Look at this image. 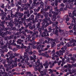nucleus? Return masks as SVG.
Wrapping results in <instances>:
<instances>
[{
	"label": "nucleus",
	"mask_w": 76,
	"mask_h": 76,
	"mask_svg": "<svg viewBox=\"0 0 76 76\" xmlns=\"http://www.w3.org/2000/svg\"><path fill=\"white\" fill-rule=\"evenodd\" d=\"M72 14L73 16H75L76 17V10L72 12Z\"/></svg>",
	"instance_id": "aec40b11"
},
{
	"label": "nucleus",
	"mask_w": 76,
	"mask_h": 76,
	"mask_svg": "<svg viewBox=\"0 0 76 76\" xmlns=\"http://www.w3.org/2000/svg\"><path fill=\"white\" fill-rule=\"evenodd\" d=\"M39 41L40 42V44H42V43H41L43 42V40H42V39H40L39 40Z\"/></svg>",
	"instance_id": "7c9ffc66"
},
{
	"label": "nucleus",
	"mask_w": 76,
	"mask_h": 76,
	"mask_svg": "<svg viewBox=\"0 0 76 76\" xmlns=\"http://www.w3.org/2000/svg\"><path fill=\"white\" fill-rule=\"evenodd\" d=\"M21 42H23V40L20 39H19L18 41H17V43H20V44Z\"/></svg>",
	"instance_id": "a211bd4d"
},
{
	"label": "nucleus",
	"mask_w": 76,
	"mask_h": 76,
	"mask_svg": "<svg viewBox=\"0 0 76 76\" xmlns=\"http://www.w3.org/2000/svg\"><path fill=\"white\" fill-rule=\"evenodd\" d=\"M36 34H38V32H37L36 33H33V35H32V37H33L32 38V40H34L35 39V37H34V35H36Z\"/></svg>",
	"instance_id": "f8f14e48"
},
{
	"label": "nucleus",
	"mask_w": 76,
	"mask_h": 76,
	"mask_svg": "<svg viewBox=\"0 0 76 76\" xmlns=\"http://www.w3.org/2000/svg\"><path fill=\"white\" fill-rule=\"evenodd\" d=\"M27 49L28 50H29V49H30V46H28L27 47Z\"/></svg>",
	"instance_id": "69168bd1"
},
{
	"label": "nucleus",
	"mask_w": 76,
	"mask_h": 76,
	"mask_svg": "<svg viewBox=\"0 0 76 76\" xmlns=\"http://www.w3.org/2000/svg\"><path fill=\"white\" fill-rule=\"evenodd\" d=\"M48 32L49 31H47V29H45V32H43L42 34V37H47V36H49V34H48Z\"/></svg>",
	"instance_id": "7ed1b4c3"
},
{
	"label": "nucleus",
	"mask_w": 76,
	"mask_h": 76,
	"mask_svg": "<svg viewBox=\"0 0 76 76\" xmlns=\"http://www.w3.org/2000/svg\"><path fill=\"white\" fill-rule=\"evenodd\" d=\"M71 60H73V61H75V58H73L72 57H71Z\"/></svg>",
	"instance_id": "2f4dec72"
},
{
	"label": "nucleus",
	"mask_w": 76,
	"mask_h": 76,
	"mask_svg": "<svg viewBox=\"0 0 76 76\" xmlns=\"http://www.w3.org/2000/svg\"><path fill=\"white\" fill-rule=\"evenodd\" d=\"M30 59H31V60H32L34 59V58H33V57L32 56H30Z\"/></svg>",
	"instance_id": "a18cd8bd"
},
{
	"label": "nucleus",
	"mask_w": 76,
	"mask_h": 76,
	"mask_svg": "<svg viewBox=\"0 0 76 76\" xmlns=\"http://www.w3.org/2000/svg\"><path fill=\"white\" fill-rule=\"evenodd\" d=\"M38 52L39 53H41V52H42V50H38Z\"/></svg>",
	"instance_id": "13d9d810"
},
{
	"label": "nucleus",
	"mask_w": 76,
	"mask_h": 76,
	"mask_svg": "<svg viewBox=\"0 0 76 76\" xmlns=\"http://www.w3.org/2000/svg\"><path fill=\"white\" fill-rule=\"evenodd\" d=\"M5 35H6V33H5L3 32L2 31L0 32V35H1L2 37H3Z\"/></svg>",
	"instance_id": "ddd939ff"
},
{
	"label": "nucleus",
	"mask_w": 76,
	"mask_h": 76,
	"mask_svg": "<svg viewBox=\"0 0 76 76\" xmlns=\"http://www.w3.org/2000/svg\"><path fill=\"white\" fill-rule=\"evenodd\" d=\"M31 36H28V39L29 40H28L29 41H30L31 42H32V40L30 39H31Z\"/></svg>",
	"instance_id": "b1692460"
},
{
	"label": "nucleus",
	"mask_w": 76,
	"mask_h": 76,
	"mask_svg": "<svg viewBox=\"0 0 76 76\" xmlns=\"http://www.w3.org/2000/svg\"><path fill=\"white\" fill-rule=\"evenodd\" d=\"M26 20L27 22H28V21H29V20H30V19H27Z\"/></svg>",
	"instance_id": "052dcab7"
},
{
	"label": "nucleus",
	"mask_w": 76,
	"mask_h": 76,
	"mask_svg": "<svg viewBox=\"0 0 76 76\" xmlns=\"http://www.w3.org/2000/svg\"><path fill=\"white\" fill-rule=\"evenodd\" d=\"M26 71L25 70V69H23L22 70V71L23 72H25Z\"/></svg>",
	"instance_id": "680f3d73"
},
{
	"label": "nucleus",
	"mask_w": 76,
	"mask_h": 76,
	"mask_svg": "<svg viewBox=\"0 0 76 76\" xmlns=\"http://www.w3.org/2000/svg\"><path fill=\"white\" fill-rule=\"evenodd\" d=\"M61 62V61H59V62L58 63V66H60V65Z\"/></svg>",
	"instance_id": "4c0bfd02"
},
{
	"label": "nucleus",
	"mask_w": 76,
	"mask_h": 76,
	"mask_svg": "<svg viewBox=\"0 0 76 76\" xmlns=\"http://www.w3.org/2000/svg\"><path fill=\"white\" fill-rule=\"evenodd\" d=\"M12 4L13 3V0H12L11 1Z\"/></svg>",
	"instance_id": "774afa93"
},
{
	"label": "nucleus",
	"mask_w": 76,
	"mask_h": 76,
	"mask_svg": "<svg viewBox=\"0 0 76 76\" xmlns=\"http://www.w3.org/2000/svg\"><path fill=\"white\" fill-rule=\"evenodd\" d=\"M1 8H4V4H2V6H1Z\"/></svg>",
	"instance_id": "c03bdc74"
},
{
	"label": "nucleus",
	"mask_w": 76,
	"mask_h": 76,
	"mask_svg": "<svg viewBox=\"0 0 76 76\" xmlns=\"http://www.w3.org/2000/svg\"><path fill=\"white\" fill-rule=\"evenodd\" d=\"M39 56H44V57H45V54L44 53H39Z\"/></svg>",
	"instance_id": "5701e85b"
},
{
	"label": "nucleus",
	"mask_w": 76,
	"mask_h": 76,
	"mask_svg": "<svg viewBox=\"0 0 76 76\" xmlns=\"http://www.w3.org/2000/svg\"><path fill=\"white\" fill-rule=\"evenodd\" d=\"M53 14L54 15H53V18H52V20L53 21H55L56 19H57V17H56V15H57L58 13H57V12H53Z\"/></svg>",
	"instance_id": "20e7f679"
},
{
	"label": "nucleus",
	"mask_w": 76,
	"mask_h": 76,
	"mask_svg": "<svg viewBox=\"0 0 76 76\" xmlns=\"http://www.w3.org/2000/svg\"><path fill=\"white\" fill-rule=\"evenodd\" d=\"M57 18L58 19H60V16L59 15L58 16Z\"/></svg>",
	"instance_id": "3c124183"
},
{
	"label": "nucleus",
	"mask_w": 76,
	"mask_h": 76,
	"mask_svg": "<svg viewBox=\"0 0 76 76\" xmlns=\"http://www.w3.org/2000/svg\"><path fill=\"white\" fill-rule=\"evenodd\" d=\"M57 7H55L54 9H55V10H56L58 13V12H60V11H62V10H63V8H60V10H57Z\"/></svg>",
	"instance_id": "0eeeda50"
},
{
	"label": "nucleus",
	"mask_w": 76,
	"mask_h": 76,
	"mask_svg": "<svg viewBox=\"0 0 76 76\" xmlns=\"http://www.w3.org/2000/svg\"><path fill=\"white\" fill-rule=\"evenodd\" d=\"M26 16L25 15L24 17V18H22V20H25L26 19V18H25Z\"/></svg>",
	"instance_id": "473e14b6"
},
{
	"label": "nucleus",
	"mask_w": 76,
	"mask_h": 76,
	"mask_svg": "<svg viewBox=\"0 0 76 76\" xmlns=\"http://www.w3.org/2000/svg\"><path fill=\"white\" fill-rule=\"evenodd\" d=\"M50 18L48 17L47 18H45V20H44V22L45 23H47L48 21H50Z\"/></svg>",
	"instance_id": "9d476101"
},
{
	"label": "nucleus",
	"mask_w": 76,
	"mask_h": 76,
	"mask_svg": "<svg viewBox=\"0 0 76 76\" xmlns=\"http://www.w3.org/2000/svg\"><path fill=\"white\" fill-rule=\"evenodd\" d=\"M66 48H67V47L66 46H64V48H61V50H63L62 51L61 50L59 51V53H60L61 56H63V53L65 52V50H66Z\"/></svg>",
	"instance_id": "39448f33"
},
{
	"label": "nucleus",
	"mask_w": 76,
	"mask_h": 76,
	"mask_svg": "<svg viewBox=\"0 0 76 76\" xmlns=\"http://www.w3.org/2000/svg\"><path fill=\"white\" fill-rule=\"evenodd\" d=\"M38 30L40 32V33H41V29L40 28H39Z\"/></svg>",
	"instance_id": "c85d7f7f"
},
{
	"label": "nucleus",
	"mask_w": 76,
	"mask_h": 76,
	"mask_svg": "<svg viewBox=\"0 0 76 76\" xmlns=\"http://www.w3.org/2000/svg\"><path fill=\"white\" fill-rule=\"evenodd\" d=\"M1 27H2V28H5V27H4V25H3L1 24Z\"/></svg>",
	"instance_id": "e433bc0d"
},
{
	"label": "nucleus",
	"mask_w": 76,
	"mask_h": 76,
	"mask_svg": "<svg viewBox=\"0 0 76 76\" xmlns=\"http://www.w3.org/2000/svg\"><path fill=\"white\" fill-rule=\"evenodd\" d=\"M25 62L27 64V65H29V62H28V61H25Z\"/></svg>",
	"instance_id": "37998d69"
},
{
	"label": "nucleus",
	"mask_w": 76,
	"mask_h": 76,
	"mask_svg": "<svg viewBox=\"0 0 76 76\" xmlns=\"http://www.w3.org/2000/svg\"><path fill=\"white\" fill-rule=\"evenodd\" d=\"M14 6H15V5H14V4H13V3L12 4H11V6H12V7Z\"/></svg>",
	"instance_id": "09e8293b"
},
{
	"label": "nucleus",
	"mask_w": 76,
	"mask_h": 76,
	"mask_svg": "<svg viewBox=\"0 0 76 76\" xmlns=\"http://www.w3.org/2000/svg\"><path fill=\"white\" fill-rule=\"evenodd\" d=\"M45 56L46 57H49V58H51V56H49V55H48V54L46 55Z\"/></svg>",
	"instance_id": "bb28decb"
},
{
	"label": "nucleus",
	"mask_w": 76,
	"mask_h": 76,
	"mask_svg": "<svg viewBox=\"0 0 76 76\" xmlns=\"http://www.w3.org/2000/svg\"><path fill=\"white\" fill-rule=\"evenodd\" d=\"M48 28L49 31L51 32H54V31H56V29H55V28H54L53 29H51V27H49Z\"/></svg>",
	"instance_id": "6e6552de"
},
{
	"label": "nucleus",
	"mask_w": 76,
	"mask_h": 76,
	"mask_svg": "<svg viewBox=\"0 0 76 76\" xmlns=\"http://www.w3.org/2000/svg\"><path fill=\"white\" fill-rule=\"evenodd\" d=\"M45 46L44 45H37V48L38 50H40L41 48H42L43 47H44Z\"/></svg>",
	"instance_id": "1a4fd4ad"
},
{
	"label": "nucleus",
	"mask_w": 76,
	"mask_h": 76,
	"mask_svg": "<svg viewBox=\"0 0 76 76\" xmlns=\"http://www.w3.org/2000/svg\"><path fill=\"white\" fill-rule=\"evenodd\" d=\"M63 30H62L61 29H59V32H63Z\"/></svg>",
	"instance_id": "8fccbe9b"
},
{
	"label": "nucleus",
	"mask_w": 76,
	"mask_h": 76,
	"mask_svg": "<svg viewBox=\"0 0 76 76\" xmlns=\"http://www.w3.org/2000/svg\"><path fill=\"white\" fill-rule=\"evenodd\" d=\"M8 54H10V56L11 57H12V51H10L8 53Z\"/></svg>",
	"instance_id": "412c9836"
},
{
	"label": "nucleus",
	"mask_w": 76,
	"mask_h": 76,
	"mask_svg": "<svg viewBox=\"0 0 76 76\" xmlns=\"http://www.w3.org/2000/svg\"><path fill=\"white\" fill-rule=\"evenodd\" d=\"M13 64V63H11V64H10V65L8 64V65H6V64H4V66H8V67H9V66H12V67H13V65H12V64Z\"/></svg>",
	"instance_id": "f3484780"
},
{
	"label": "nucleus",
	"mask_w": 76,
	"mask_h": 76,
	"mask_svg": "<svg viewBox=\"0 0 76 76\" xmlns=\"http://www.w3.org/2000/svg\"><path fill=\"white\" fill-rule=\"evenodd\" d=\"M41 70V68L40 67H39L38 69V70L39 71V72H40L41 75V76H44V75H46V73H44V72L43 71H40V70Z\"/></svg>",
	"instance_id": "423d86ee"
},
{
	"label": "nucleus",
	"mask_w": 76,
	"mask_h": 76,
	"mask_svg": "<svg viewBox=\"0 0 76 76\" xmlns=\"http://www.w3.org/2000/svg\"><path fill=\"white\" fill-rule=\"evenodd\" d=\"M34 4H35L36 3V2H35V1H37V0H34Z\"/></svg>",
	"instance_id": "6e6d98bb"
},
{
	"label": "nucleus",
	"mask_w": 76,
	"mask_h": 76,
	"mask_svg": "<svg viewBox=\"0 0 76 76\" xmlns=\"http://www.w3.org/2000/svg\"><path fill=\"white\" fill-rule=\"evenodd\" d=\"M49 25H50V24H49V23H47L46 24V25L45 26V27H47V26H48Z\"/></svg>",
	"instance_id": "ea45409f"
},
{
	"label": "nucleus",
	"mask_w": 76,
	"mask_h": 76,
	"mask_svg": "<svg viewBox=\"0 0 76 76\" xmlns=\"http://www.w3.org/2000/svg\"><path fill=\"white\" fill-rule=\"evenodd\" d=\"M4 75L5 76H7V73H6V72H5L4 73Z\"/></svg>",
	"instance_id": "4d7b16f0"
},
{
	"label": "nucleus",
	"mask_w": 76,
	"mask_h": 76,
	"mask_svg": "<svg viewBox=\"0 0 76 76\" xmlns=\"http://www.w3.org/2000/svg\"><path fill=\"white\" fill-rule=\"evenodd\" d=\"M57 21L60 23H62L63 21V19L62 18H60L59 19H58Z\"/></svg>",
	"instance_id": "2eb2a0df"
},
{
	"label": "nucleus",
	"mask_w": 76,
	"mask_h": 76,
	"mask_svg": "<svg viewBox=\"0 0 76 76\" xmlns=\"http://www.w3.org/2000/svg\"><path fill=\"white\" fill-rule=\"evenodd\" d=\"M64 18V19H66V21H69V17H68V16L67 15L65 16Z\"/></svg>",
	"instance_id": "4468645a"
},
{
	"label": "nucleus",
	"mask_w": 76,
	"mask_h": 76,
	"mask_svg": "<svg viewBox=\"0 0 76 76\" xmlns=\"http://www.w3.org/2000/svg\"><path fill=\"white\" fill-rule=\"evenodd\" d=\"M53 34H55V35H57L58 36V30L56 29V30L55 32H54Z\"/></svg>",
	"instance_id": "dca6fc26"
},
{
	"label": "nucleus",
	"mask_w": 76,
	"mask_h": 76,
	"mask_svg": "<svg viewBox=\"0 0 76 76\" xmlns=\"http://www.w3.org/2000/svg\"><path fill=\"white\" fill-rule=\"evenodd\" d=\"M39 67V61L38 60L37 61V62H36L34 64V65L33 66V67L35 68L34 70L35 71H37L38 69L37 67Z\"/></svg>",
	"instance_id": "f03ea898"
},
{
	"label": "nucleus",
	"mask_w": 76,
	"mask_h": 76,
	"mask_svg": "<svg viewBox=\"0 0 76 76\" xmlns=\"http://www.w3.org/2000/svg\"><path fill=\"white\" fill-rule=\"evenodd\" d=\"M8 18H6V20H10V15H8Z\"/></svg>",
	"instance_id": "4be33fe9"
},
{
	"label": "nucleus",
	"mask_w": 76,
	"mask_h": 76,
	"mask_svg": "<svg viewBox=\"0 0 76 76\" xmlns=\"http://www.w3.org/2000/svg\"><path fill=\"white\" fill-rule=\"evenodd\" d=\"M76 72V69H75L72 71V73H75V72Z\"/></svg>",
	"instance_id": "49530a36"
},
{
	"label": "nucleus",
	"mask_w": 76,
	"mask_h": 76,
	"mask_svg": "<svg viewBox=\"0 0 76 76\" xmlns=\"http://www.w3.org/2000/svg\"><path fill=\"white\" fill-rule=\"evenodd\" d=\"M18 65L19 66V67H20L22 66V64L21 63H20L18 64Z\"/></svg>",
	"instance_id": "a19ab883"
},
{
	"label": "nucleus",
	"mask_w": 76,
	"mask_h": 76,
	"mask_svg": "<svg viewBox=\"0 0 76 76\" xmlns=\"http://www.w3.org/2000/svg\"><path fill=\"white\" fill-rule=\"evenodd\" d=\"M15 56H19V54H17L16 53H15Z\"/></svg>",
	"instance_id": "603ef678"
},
{
	"label": "nucleus",
	"mask_w": 76,
	"mask_h": 76,
	"mask_svg": "<svg viewBox=\"0 0 76 76\" xmlns=\"http://www.w3.org/2000/svg\"><path fill=\"white\" fill-rule=\"evenodd\" d=\"M20 2H18V4H19V5H20L21 4V0H20Z\"/></svg>",
	"instance_id": "79ce46f5"
},
{
	"label": "nucleus",
	"mask_w": 76,
	"mask_h": 76,
	"mask_svg": "<svg viewBox=\"0 0 76 76\" xmlns=\"http://www.w3.org/2000/svg\"><path fill=\"white\" fill-rule=\"evenodd\" d=\"M55 52V50H53V51L52 52V53H53V55H54V52Z\"/></svg>",
	"instance_id": "de8ad7c7"
},
{
	"label": "nucleus",
	"mask_w": 76,
	"mask_h": 76,
	"mask_svg": "<svg viewBox=\"0 0 76 76\" xmlns=\"http://www.w3.org/2000/svg\"><path fill=\"white\" fill-rule=\"evenodd\" d=\"M72 14L71 13H70L69 14V16H72Z\"/></svg>",
	"instance_id": "bf43d9fd"
},
{
	"label": "nucleus",
	"mask_w": 76,
	"mask_h": 76,
	"mask_svg": "<svg viewBox=\"0 0 76 76\" xmlns=\"http://www.w3.org/2000/svg\"><path fill=\"white\" fill-rule=\"evenodd\" d=\"M32 53H33V52L32 51H31L29 53V54H32Z\"/></svg>",
	"instance_id": "0e129e2a"
},
{
	"label": "nucleus",
	"mask_w": 76,
	"mask_h": 76,
	"mask_svg": "<svg viewBox=\"0 0 76 76\" xmlns=\"http://www.w3.org/2000/svg\"><path fill=\"white\" fill-rule=\"evenodd\" d=\"M53 56V57L52 58V59L53 60H55V58H54V55H52Z\"/></svg>",
	"instance_id": "f704fd0d"
},
{
	"label": "nucleus",
	"mask_w": 76,
	"mask_h": 76,
	"mask_svg": "<svg viewBox=\"0 0 76 76\" xmlns=\"http://www.w3.org/2000/svg\"><path fill=\"white\" fill-rule=\"evenodd\" d=\"M43 65L44 66H45V69H47V68H48V61H46V62L45 64H43Z\"/></svg>",
	"instance_id": "9b49d317"
},
{
	"label": "nucleus",
	"mask_w": 76,
	"mask_h": 76,
	"mask_svg": "<svg viewBox=\"0 0 76 76\" xmlns=\"http://www.w3.org/2000/svg\"><path fill=\"white\" fill-rule=\"evenodd\" d=\"M76 42V40L73 39L72 41V42Z\"/></svg>",
	"instance_id": "c756f323"
},
{
	"label": "nucleus",
	"mask_w": 76,
	"mask_h": 76,
	"mask_svg": "<svg viewBox=\"0 0 76 76\" xmlns=\"http://www.w3.org/2000/svg\"><path fill=\"white\" fill-rule=\"evenodd\" d=\"M40 4H41V5H40V7H42V8H43L44 7V6H43V2H41L40 3Z\"/></svg>",
	"instance_id": "393cba45"
},
{
	"label": "nucleus",
	"mask_w": 76,
	"mask_h": 76,
	"mask_svg": "<svg viewBox=\"0 0 76 76\" xmlns=\"http://www.w3.org/2000/svg\"><path fill=\"white\" fill-rule=\"evenodd\" d=\"M0 11L1 12V14H3V10H1V8H0Z\"/></svg>",
	"instance_id": "72a5a7b5"
},
{
	"label": "nucleus",
	"mask_w": 76,
	"mask_h": 76,
	"mask_svg": "<svg viewBox=\"0 0 76 76\" xmlns=\"http://www.w3.org/2000/svg\"><path fill=\"white\" fill-rule=\"evenodd\" d=\"M61 7H64L65 6L64 5V4H61Z\"/></svg>",
	"instance_id": "c9c22d12"
},
{
	"label": "nucleus",
	"mask_w": 76,
	"mask_h": 76,
	"mask_svg": "<svg viewBox=\"0 0 76 76\" xmlns=\"http://www.w3.org/2000/svg\"><path fill=\"white\" fill-rule=\"evenodd\" d=\"M8 50L7 49H5V51L6 52H7V51Z\"/></svg>",
	"instance_id": "338daca9"
},
{
	"label": "nucleus",
	"mask_w": 76,
	"mask_h": 76,
	"mask_svg": "<svg viewBox=\"0 0 76 76\" xmlns=\"http://www.w3.org/2000/svg\"><path fill=\"white\" fill-rule=\"evenodd\" d=\"M44 72H47V69H45V70H44Z\"/></svg>",
	"instance_id": "e2e57ef3"
},
{
	"label": "nucleus",
	"mask_w": 76,
	"mask_h": 76,
	"mask_svg": "<svg viewBox=\"0 0 76 76\" xmlns=\"http://www.w3.org/2000/svg\"><path fill=\"white\" fill-rule=\"evenodd\" d=\"M7 75L8 76H13V74H11V72L10 71H9V72H8Z\"/></svg>",
	"instance_id": "6ab92c4d"
},
{
	"label": "nucleus",
	"mask_w": 76,
	"mask_h": 76,
	"mask_svg": "<svg viewBox=\"0 0 76 76\" xmlns=\"http://www.w3.org/2000/svg\"><path fill=\"white\" fill-rule=\"evenodd\" d=\"M53 39H50V38H49L48 39V42H47V41L46 40H45V43H47V42L48 43H51L52 44V48L55 45H56V43L55 42H53Z\"/></svg>",
	"instance_id": "f257e3e1"
},
{
	"label": "nucleus",
	"mask_w": 76,
	"mask_h": 76,
	"mask_svg": "<svg viewBox=\"0 0 76 76\" xmlns=\"http://www.w3.org/2000/svg\"><path fill=\"white\" fill-rule=\"evenodd\" d=\"M47 15H48V13L46 12V13H45L44 15H45V16L46 18V17H47Z\"/></svg>",
	"instance_id": "a878e982"
},
{
	"label": "nucleus",
	"mask_w": 76,
	"mask_h": 76,
	"mask_svg": "<svg viewBox=\"0 0 76 76\" xmlns=\"http://www.w3.org/2000/svg\"><path fill=\"white\" fill-rule=\"evenodd\" d=\"M56 54L57 55H58L59 56H61V55H60V54H59V52H57L56 53Z\"/></svg>",
	"instance_id": "cd10ccee"
},
{
	"label": "nucleus",
	"mask_w": 76,
	"mask_h": 76,
	"mask_svg": "<svg viewBox=\"0 0 76 76\" xmlns=\"http://www.w3.org/2000/svg\"><path fill=\"white\" fill-rule=\"evenodd\" d=\"M67 1V0H64L63 1L64 3H65V2H66Z\"/></svg>",
	"instance_id": "5fc2aeb1"
},
{
	"label": "nucleus",
	"mask_w": 76,
	"mask_h": 76,
	"mask_svg": "<svg viewBox=\"0 0 76 76\" xmlns=\"http://www.w3.org/2000/svg\"><path fill=\"white\" fill-rule=\"evenodd\" d=\"M7 62L8 63H9V58H7Z\"/></svg>",
	"instance_id": "864d4df0"
},
{
	"label": "nucleus",
	"mask_w": 76,
	"mask_h": 76,
	"mask_svg": "<svg viewBox=\"0 0 76 76\" xmlns=\"http://www.w3.org/2000/svg\"><path fill=\"white\" fill-rule=\"evenodd\" d=\"M5 23V21H4L3 22H1V23L2 24H1V25H3V24H4V23Z\"/></svg>",
	"instance_id": "58836bf2"
}]
</instances>
